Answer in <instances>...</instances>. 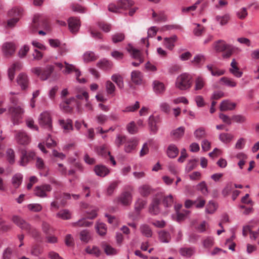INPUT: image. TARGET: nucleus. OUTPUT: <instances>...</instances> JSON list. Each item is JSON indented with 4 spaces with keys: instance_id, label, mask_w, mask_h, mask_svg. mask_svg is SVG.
<instances>
[{
    "instance_id": "obj_62",
    "label": "nucleus",
    "mask_w": 259,
    "mask_h": 259,
    "mask_svg": "<svg viewBox=\"0 0 259 259\" xmlns=\"http://www.w3.org/2000/svg\"><path fill=\"white\" fill-rule=\"evenodd\" d=\"M96 230L99 235H105L107 232L106 225L103 223H98L96 226Z\"/></svg>"
},
{
    "instance_id": "obj_33",
    "label": "nucleus",
    "mask_w": 259,
    "mask_h": 259,
    "mask_svg": "<svg viewBox=\"0 0 259 259\" xmlns=\"http://www.w3.org/2000/svg\"><path fill=\"white\" fill-rule=\"evenodd\" d=\"M127 51L131 54V57L133 59L137 60H143L140 50L131 47L128 49Z\"/></svg>"
},
{
    "instance_id": "obj_2",
    "label": "nucleus",
    "mask_w": 259,
    "mask_h": 259,
    "mask_svg": "<svg viewBox=\"0 0 259 259\" xmlns=\"http://www.w3.org/2000/svg\"><path fill=\"white\" fill-rule=\"evenodd\" d=\"M30 28L32 31H36L39 28H42L47 31L50 30L47 22L44 17L39 14H36L34 16Z\"/></svg>"
},
{
    "instance_id": "obj_7",
    "label": "nucleus",
    "mask_w": 259,
    "mask_h": 259,
    "mask_svg": "<svg viewBox=\"0 0 259 259\" xmlns=\"http://www.w3.org/2000/svg\"><path fill=\"white\" fill-rule=\"evenodd\" d=\"M17 142L21 145H25L30 142V138L26 132L21 130L17 132L15 136Z\"/></svg>"
},
{
    "instance_id": "obj_29",
    "label": "nucleus",
    "mask_w": 259,
    "mask_h": 259,
    "mask_svg": "<svg viewBox=\"0 0 259 259\" xmlns=\"http://www.w3.org/2000/svg\"><path fill=\"white\" fill-rule=\"evenodd\" d=\"M97 66L103 70H109L112 67L113 64L107 60L102 59L97 63Z\"/></svg>"
},
{
    "instance_id": "obj_20",
    "label": "nucleus",
    "mask_w": 259,
    "mask_h": 259,
    "mask_svg": "<svg viewBox=\"0 0 259 259\" xmlns=\"http://www.w3.org/2000/svg\"><path fill=\"white\" fill-rule=\"evenodd\" d=\"M206 68L208 71L211 73V74L213 76H220L225 74V70L223 69H219L218 68L214 67L213 64H210L206 66Z\"/></svg>"
},
{
    "instance_id": "obj_52",
    "label": "nucleus",
    "mask_w": 259,
    "mask_h": 259,
    "mask_svg": "<svg viewBox=\"0 0 259 259\" xmlns=\"http://www.w3.org/2000/svg\"><path fill=\"white\" fill-rule=\"evenodd\" d=\"M152 17L155 18V20L157 22H165L167 19L166 16L163 12H159L157 14L153 11Z\"/></svg>"
},
{
    "instance_id": "obj_34",
    "label": "nucleus",
    "mask_w": 259,
    "mask_h": 259,
    "mask_svg": "<svg viewBox=\"0 0 259 259\" xmlns=\"http://www.w3.org/2000/svg\"><path fill=\"white\" fill-rule=\"evenodd\" d=\"M215 49L218 52H223L229 48V45L223 40L217 41L214 45Z\"/></svg>"
},
{
    "instance_id": "obj_53",
    "label": "nucleus",
    "mask_w": 259,
    "mask_h": 259,
    "mask_svg": "<svg viewBox=\"0 0 259 259\" xmlns=\"http://www.w3.org/2000/svg\"><path fill=\"white\" fill-rule=\"evenodd\" d=\"M80 239L81 241L87 243L91 239V234L87 229L81 231L80 233Z\"/></svg>"
},
{
    "instance_id": "obj_6",
    "label": "nucleus",
    "mask_w": 259,
    "mask_h": 259,
    "mask_svg": "<svg viewBox=\"0 0 259 259\" xmlns=\"http://www.w3.org/2000/svg\"><path fill=\"white\" fill-rule=\"evenodd\" d=\"M52 189L51 186L49 184H44L37 186L34 190L35 195L38 197L45 198L47 197V192H50Z\"/></svg>"
},
{
    "instance_id": "obj_56",
    "label": "nucleus",
    "mask_w": 259,
    "mask_h": 259,
    "mask_svg": "<svg viewBox=\"0 0 259 259\" xmlns=\"http://www.w3.org/2000/svg\"><path fill=\"white\" fill-rule=\"evenodd\" d=\"M27 208L31 211L37 212L42 210V206L39 203H31L27 205Z\"/></svg>"
},
{
    "instance_id": "obj_10",
    "label": "nucleus",
    "mask_w": 259,
    "mask_h": 259,
    "mask_svg": "<svg viewBox=\"0 0 259 259\" xmlns=\"http://www.w3.org/2000/svg\"><path fill=\"white\" fill-rule=\"evenodd\" d=\"M68 27L72 33H76L79 29L80 22L79 19L75 17H71L68 20Z\"/></svg>"
},
{
    "instance_id": "obj_57",
    "label": "nucleus",
    "mask_w": 259,
    "mask_h": 259,
    "mask_svg": "<svg viewBox=\"0 0 259 259\" xmlns=\"http://www.w3.org/2000/svg\"><path fill=\"white\" fill-rule=\"evenodd\" d=\"M85 251L88 253L92 254L96 256H99L100 254V250L97 246H88L86 248Z\"/></svg>"
},
{
    "instance_id": "obj_44",
    "label": "nucleus",
    "mask_w": 259,
    "mask_h": 259,
    "mask_svg": "<svg viewBox=\"0 0 259 259\" xmlns=\"http://www.w3.org/2000/svg\"><path fill=\"white\" fill-rule=\"evenodd\" d=\"M105 89L108 95H113L116 87L110 80H107L105 83Z\"/></svg>"
},
{
    "instance_id": "obj_42",
    "label": "nucleus",
    "mask_w": 259,
    "mask_h": 259,
    "mask_svg": "<svg viewBox=\"0 0 259 259\" xmlns=\"http://www.w3.org/2000/svg\"><path fill=\"white\" fill-rule=\"evenodd\" d=\"M195 252V249L193 247H184L180 250V254L184 256L189 257L193 255Z\"/></svg>"
},
{
    "instance_id": "obj_5",
    "label": "nucleus",
    "mask_w": 259,
    "mask_h": 259,
    "mask_svg": "<svg viewBox=\"0 0 259 259\" xmlns=\"http://www.w3.org/2000/svg\"><path fill=\"white\" fill-rule=\"evenodd\" d=\"M12 114V118L13 124H18L21 122V120L23 118V114L24 113V109L19 107H16L11 109L10 110Z\"/></svg>"
},
{
    "instance_id": "obj_9",
    "label": "nucleus",
    "mask_w": 259,
    "mask_h": 259,
    "mask_svg": "<svg viewBox=\"0 0 259 259\" xmlns=\"http://www.w3.org/2000/svg\"><path fill=\"white\" fill-rule=\"evenodd\" d=\"M16 50V46L14 42H5L2 48L3 53L6 56H10L12 55Z\"/></svg>"
},
{
    "instance_id": "obj_60",
    "label": "nucleus",
    "mask_w": 259,
    "mask_h": 259,
    "mask_svg": "<svg viewBox=\"0 0 259 259\" xmlns=\"http://www.w3.org/2000/svg\"><path fill=\"white\" fill-rule=\"evenodd\" d=\"M30 159L27 156V153L26 151H23L22 152V155L21 156L20 160L19 162V164L21 166H25L29 162Z\"/></svg>"
},
{
    "instance_id": "obj_55",
    "label": "nucleus",
    "mask_w": 259,
    "mask_h": 259,
    "mask_svg": "<svg viewBox=\"0 0 259 259\" xmlns=\"http://www.w3.org/2000/svg\"><path fill=\"white\" fill-rule=\"evenodd\" d=\"M127 140V139L126 136H121L118 134L116 135L114 143L117 147H119L123 144L125 145Z\"/></svg>"
},
{
    "instance_id": "obj_43",
    "label": "nucleus",
    "mask_w": 259,
    "mask_h": 259,
    "mask_svg": "<svg viewBox=\"0 0 259 259\" xmlns=\"http://www.w3.org/2000/svg\"><path fill=\"white\" fill-rule=\"evenodd\" d=\"M195 138L197 140H200L204 138L206 135L205 130L204 127H201L196 130L194 132Z\"/></svg>"
},
{
    "instance_id": "obj_28",
    "label": "nucleus",
    "mask_w": 259,
    "mask_h": 259,
    "mask_svg": "<svg viewBox=\"0 0 259 259\" xmlns=\"http://www.w3.org/2000/svg\"><path fill=\"white\" fill-rule=\"evenodd\" d=\"M146 200L139 198L135 203V210L139 214L142 209H143L147 204Z\"/></svg>"
},
{
    "instance_id": "obj_3",
    "label": "nucleus",
    "mask_w": 259,
    "mask_h": 259,
    "mask_svg": "<svg viewBox=\"0 0 259 259\" xmlns=\"http://www.w3.org/2000/svg\"><path fill=\"white\" fill-rule=\"evenodd\" d=\"M39 125L45 128L51 130L52 128V120L50 113L45 111L41 113L38 118Z\"/></svg>"
},
{
    "instance_id": "obj_25",
    "label": "nucleus",
    "mask_w": 259,
    "mask_h": 259,
    "mask_svg": "<svg viewBox=\"0 0 259 259\" xmlns=\"http://www.w3.org/2000/svg\"><path fill=\"white\" fill-rule=\"evenodd\" d=\"M142 74L139 71H133L131 73V79L133 82L137 84H140L142 82Z\"/></svg>"
},
{
    "instance_id": "obj_13",
    "label": "nucleus",
    "mask_w": 259,
    "mask_h": 259,
    "mask_svg": "<svg viewBox=\"0 0 259 259\" xmlns=\"http://www.w3.org/2000/svg\"><path fill=\"white\" fill-rule=\"evenodd\" d=\"M153 92L157 95H161L164 94L166 90L164 84L157 80H155L152 82Z\"/></svg>"
},
{
    "instance_id": "obj_21",
    "label": "nucleus",
    "mask_w": 259,
    "mask_h": 259,
    "mask_svg": "<svg viewBox=\"0 0 259 259\" xmlns=\"http://www.w3.org/2000/svg\"><path fill=\"white\" fill-rule=\"evenodd\" d=\"M22 64L20 63H15L8 69V76L11 81H12L15 76V72L16 70H19L22 68Z\"/></svg>"
},
{
    "instance_id": "obj_63",
    "label": "nucleus",
    "mask_w": 259,
    "mask_h": 259,
    "mask_svg": "<svg viewBox=\"0 0 259 259\" xmlns=\"http://www.w3.org/2000/svg\"><path fill=\"white\" fill-rule=\"evenodd\" d=\"M126 129L127 132L131 134H135L138 132V127H137L134 121L130 122L126 125Z\"/></svg>"
},
{
    "instance_id": "obj_40",
    "label": "nucleus",
    "mask_w": 259,
    "mask_h": 259,
    "mask_svg": "<svg viewBox=\"0 0 259 259\" xmlns=\"http://www.w3.org/2000/svg\"><path fill=\"white\" fill-rule=\"evenodd\" d=\"M205 61V58L202 54L196 55L193 60L192 61V63L196 66L199 67Z\"/></svg>"
},
{
    "instance_id": "obj_35",
    "label": "nucleus",
    "mask_w": 259,
    "mask_h": 259,
    "mask_svg": "<svg viewBox=\"0 0 259 259\" xmlns=\"http://www.w3.org/2000/svg\"><path fill=\"white\" fill-rule=\"evenodd\" d=\"M65 65L64 69L62 70V73L65 74H69L72 72H74L77 68L75 65L72 64H69L66 61L64 62Z\"/></svg>"
},
{
    "instance_id": "obj_1",
    "label": "nucleus",
    "mask_w": 259,
    "mask_h": 259,
    "mask_svg": "<svg viewBox=\"0 0 259 259\" xmlns=\"http://www.w3.org/2000/svg\"><path fill=\"white\" fill-rule=\"evenodd\" d=\"M192 77L186 73H182L178 76L175 82L176 88L181 91L189 90L192 86Z\"/></svg>"
},
{
    "instance_id": "obj_48",
    "label": "nucleus",
    "mask_w": 259,
    "mask_h": 259,
    "mask_svg": "<svg viewBox=\"0 0 259 259\" xmlns=\"http://www.w3.org/2000/svg\"><path fill=\"white\" fill-rule=\"evenodd\" d=\"M234 136L229 133H222L219 135V139L224 143H228L233 139Z\"/></svg>"
},
{
    "instance_id": "obj_31",
    "label": "nucleus",
    "mask_w": 259,
    "mask_h": 259,
    "mask_svg": "<svg viewBox=\"0 0 259 259\" xmlns=\"http://www.w3.org/2000/svg\"><path fill=\"white\" fill-rule=\"evenodd\" d=\"M205 84V79L201 76H197L195 80L194 90H200L203 88Z\"/></svg>"
},
{
    "instance_id": "obj_50",
    "label": "nucleus",
    "mask_w": 259,
    "mask_h": 259,
    "mask_svg": "<svg viewBox=\"0 0 259 259\" xmlns=\"http://www.w3.org/2000/svg\"><path fill=\"white\" fill-rule=\"evenodd\" d=\"M139 108L140 103L138 101H136L134 105H130L125 107L122 111L124 113L134 112Z\"/></svg>"
},
{
    "instance_id": "obj_37",
    "label": "nucleus",
    "mask_w": 259,
    "mask_h": 259,
    "mask_svg": "<svg viewBox=\"0 0 259 259\" xmlns=\"http://www.w3.org/2000/svg\"><path fill=\"white\" fill-rule=\"evenodd\" d=\"M59 123L61 127L66 132L73 130L72 121L70 119H67V120L60 119Z\"/></svg>"
},
{
    "instance_id": "obj_58",
    "label": "nucleus",
    "mask_w": 259,
    "mask_h": 259,
    "mask_svg": "<svg viewBox=\"0 0 259 259\" xmlns=\"http://www.w3.org/2000/svg\"><path fill=\"white\" fill-rule=\"evenodd\" d=\"M217 209V205L212 201H209L205 208V212L207 213L212 214Z\"/></svg>"
},
{
    "instance_id": "obj_36",
    "label": "nucleus",
    "mask_w": 259,
    "mask_h": 259,
    "mask_svg": "<svg viewBox=\"0 0 259 259\" xmlns=\"http://www.w3.org/2000/svg\"><path fill=\"white\" fill-rule=\"evenodd\" d=\"M151 188L148 185H143L138 188V192L142 196H148L151 192Z\"/></svg>"
},
{
    "instance_id": "obj_38",
    "label": "nucleus",
    "mask_w": 259,
    "mask_h": 259,
    "mask_svg": "<svg viewBox=\"0 0 259 259\" xmlns=\"http://www.w3.org/2000/svg\"><path fill=\"white\" fill-rule=\"evenodd\" d=\"M185 127L183 126H180L177 129L173 130L171 132V135L175 139H179L181 138L184 134Z\"/></svg>"
},
{
    "instance_id": "obj_22",
    "label": "nucleus",
    "mask_w": 259,
    "mask_h": 259,
    "mask_svg": "<svg viewBox=\"0 0 259 259\" xmlns=\"http://www.w3.org/2000/svg\"><path fill=\"white\" fill-rule=\"evenodd\" d=\"M23 176L20 173L15 174L11 179L12 186L15 188H18L22 184Z\"/></svg>"
},
{
    "instance_id": "obj_19",
    "label": "nucleus",
    "mask_w": 259,
    "mask_h": 259,
    "mask_svg": "<svg viewBox=\"0 0 259 259\" xmlns=\"http://www.w3.org/2000/svg\"><path fill=\"white\" fill-rule=\"evenodd\" d=\"M54 70V67L52 65H48L46 66L44 72L40 75V80H46L51 75Z\"/></svg>"
},
{
    "instance_id": "obj_54",
    "label": "nucleus",
    "mask_w": 259,
    "mask_h": 259,
    "mask_svg": "<svg viewBox=\"0 0 259 259\" xmlns=\"http://www.w3.org/2000/svg\"><path fill=\"white\" fill-rule=\"evenodd\" d=\"M197 190L200 191L204 195H206L208 193L207 185L204 181H202L196 185Z\"/></svg>"
},
{
    "instance_id": "obj_23",
    "label": "nucleus",
    "mask_w": 259,
    "mask_h": 259,
    "mask_svg": "<svg viewBox=\"0 0 259 259\" xmlns=\"http://www.w3.org/2000/svg\"><path fill=\"white\" fill-rule=\"evenodd\" d=\"M179 149L177 146L173 144H170L167 149V155L170 158H175L179 153Z\"/></svg>"
},
{
    "instance_id": "obj_64",
    "label": "nucleus",
    "mask_w": 259,
    "mask_h": 259,
    "mask_svg": "<svg viewBox=\"0 0 259 259\" xmlns=\"http://www.w3.org/2000/svg\"><path fill=\"white\" fill-rule=\"evenodd\" d=\"M232 120L238 123H243L246 121V118L243 115L236 114L232 116Z\"/></svg>"
},
{
    "instance_id": "obj_45",
    "label": "nucleus",
    "mask_w": 259,
    "mask_h": 259,
    "mask_svg": "<svg viewBox=\"0 0 259 259\" xmlns=\"http://www.w3.org/2000/svg\"><path fill=\"white\" fill-rule=\"evenodd\" d=\"M141 233L147 237L152 236V232L150 227L146 224H143L140 226Z\"/></svg>"
},
{
    "instance_id": "obj_14",
    "label": "nucleus",
    "mask_w": 259,
    "mask_h": 259,
    "mask_svg": "<svg viewBox=\"0 0 259 259\" xmlns=\"http://www.w3.org/2000/svg\"><path fill=\"white\" fill-rule=\"evenodd\" d=\"M13 222L21 229L26 231L30 230V225L23 219L18 216H14L12 219Z\"/></svg>"
},
{
    "instance_id": "obj_46",
    "label": "nucleus",
    "mask_w": 259,
    "mask_h": 259,
    "mask_svg": "<svg viewBox=\"0 0 259 259\" xmlns=\"http://www.w3.org/2000/svg\"><path fill=\"white\" fill-rule=\"evenodd\" d=\"M202 243L204 248H210L214 245V238L211 236H208L202 240Z\"/></svg>"
},
{
    "instance_id": "obj_12",
    "label": "nucleus",
    "mask_w": 259,
    "mask_h": 259,
    "mask_svg": "<svg viewBox=\"0 0 259 259\" xmlns=\"http://www.w3.org/2000/svg\"><path fill=\"white\" fill-rule=\"evenodd\" d=\"M138 144L137 138L133 137L127 139L124 145V151L126 153H131L134 150Z\"/></svg>"
},
{
    "instance_id": "obj_15",
    "label": "nucleus",
    "mask_w": 259,
    "mask_h": 259,
    "mask_svg": "<svg viewBox=\"0 0 259 259\" xmlns=\"http://www.w3.org/2000/svg\"><path fill=\"white\" fill-rule=\"evenodd\" d=\"M177 40L176 35H173L170 37H165L163 39V45L168 50L171 51L175 47V44Z\"/></svg>"
},
{
    "instance_id": "obj_18",
    "label": "nucleus",
    "mask_w": 259,
    "mask_h": 259,
    "mask_svg": "<svg viewBox=\"0 0 259 259\" xmlns=\"http://www.w3.org/2000/svg\"><path fill=\"white\" fill-rule=\"evenodd\" d=\"M96 174L101 177H104L109 174L110 170L105 165H97L94 168Z\"/></svg>"
},
{
    "instance_id": "obj_39",
    "label": "nucleus",
    "mask_w": 259,
    "mask_h": 259,
    "mask_svg": "<svg viewBox=\"0 0 259 259\" xmlns=\"http://www.w3.org/2000/svg\"><path fill=\"white\" fill-rule=\"evenodd\" d=\"M98 58L93 52L89 51L85 52L83 55V59L85 62H89L96 60Z\"/></svg>"
},
{
    "instance_id": "obj_32",
    "label": "nucleus",
    "mask_w": 259,
    "mask_h": 259,
    "mask_svg": "<svg viewBox=\"0 0 259 259\" xmlns=\"http://www.w3.org/2000/svg\"><path fill=\"white\" fill-rule=\"evenodd\" d=\"M220 82L223 85H226L229 87H235L237 83L234 79L227 77H223L220 80Z\"/></svg>"
},
{
    "instance_id": "obj_11",
    "label": "nucleus",
    "mask_w": 259,
    "mask_h": 259,
    "mask_svg": "<svg viewBox=\"0 0 259 259\" xmlns=\"http://www.w3.org/2000/svg\"><path fill=\"white\" fill-rule=\"evenodd\" d=\"M17 82L20 86L22 90H26L29 83V78L28 75L24 73H20L17 77Z\"/></svg>"
},
{
    "instance_id": "obj_4",
    "label": "nucleus",
    "mask_w": 259,
    "mask_h": 259,
    "mask_svg": "<svg viewBox=\"0 0 259 259\" xmlns=\"http://www.w3.org/2000/svg\"><path fill=\"white\" fill-rule=\"evenodd\" d=\"M133 189H131V191H125L121 193L117 198L118 201L124 206L130 205L133 200L132 192Z\"/></svg>"
},
{
    "instance_id": "obj_41",
    "label": "nucleus",
    "mask_w": 259,
    "mask_h": 259,
    "mask_svg": "<svg viewBox=\"0 0 259 259\" xmlns=\"http://www.w3.org/2000/svg\"><path fill=\"white\" fill-rule=\"evenodd\" d=\"M117 4L120 9L125 10L134 5V2L129 0H119L117 2Z\"/></svg>"
},
{
    "instance_id": "obj_30",
    "label": "nucleus",
    "mask_w": 259,
    "mask_h": 259,
    "mask_svg": "<svg viewBox=\"0 0 259 259\" xmlns=\"http://www.w3.org/2000/svg\"><path fill=\"white\" fill-rule=\"evenodd\" d=\"M230 19V16L226 14L223 16L217 15L215 17V20L221 26L226 25Z\"/></svg>"
},
{
    "instance_id": "obj_24",
    "label": "nucleus",
    "mask_w": 259,
    "mask_h": 259,
    "mask_svg": "<svg viewBox=\"0 0 259 259\" xmlns=\"http://www.w3.org/2000/svg\"><path fill=\"white\" fill-rule=\"evenodd\" d=\"M112 80L114 82L118 88L122 89L124 88V82L122 77L118 73H115L111 76Z\"/></svg>"
},
{
    "instance_id": "obj_26",
    "label": "nucleus",
    "mask_w": 259,
    "mask_h": 259,
    "mask_svg": "<svg viewBox=\"0 0 259 259\" xmlns=\"http://www.w3.org/2000/svg\"><path fill=\"white\" fill-rule=\"evenodd\" d=\"M56 216L58 218L64 220H69L71 218V212L67 209L60 210L56 213Z\"/></svg>"
},
{
    "instance_id": "obj_59",
    "label": "nucleus",
    "mask_w": 259,
    "mask_h": 259,
    "mask_svg": "<svg viewBox=\"0 0 259 259\" xmlns=\"http://www.w3.org/2000/svg\"><path fill=\"white\" fill-rule=\"evenodd\" d=\"M149 126L150 131L153 133L155 134L158 130L157 126L156 124V121L154 116H150L149 118Z\"/></svg>"
},
{
    "instance_id": "obj_61",
    "label": "nucleus",
    "mask_w": 259,
    "mask_h": 259,
    "mask_svg": "<svg viewBox=\"0 0 259 259\" xmlns=\"http://www.w3.org/2000/svg\"><path fill=\"white\" fill-rule=\"evenodd\" d=\"M125 35L123 33H116L112 35V40L113 43H117L122 41L124 39Z\"/></svg>"
},
{
    "instance_id": "obj_27",
    "label": "nucleus",
    "mask_w": 259,
    "mask_h": 259,
    "mask_svg": "<svg viewBox=\"0 0 259 259\" xmlns=\"http://www.w3.org/2000/svg\"><path fill=\"white\" fill-rule=\"evenodd\" d=\"M23 10L20 7H15L10 10L8 14L10 16L20 18L23 15Z\"/></svg>"
},
{
    "instance_id": "obj_51",
    "label": "nucleus",
    "mask_w": 259,
    "mask_h": 259,
    "mask_svg": "<svg viewBox=\"0 0 259 259\" xmlns=\"http://www.w3.org/2000/svg\"><path fill=\"white\" fill-rule=\"evenodd\" d=\"M6 158L10 164H13L15 161V152L12 149H8L6 151Z\"/></svg>"
},
{
    "instance_id": "obj_47",
    "label": "nucleus",
    "mask_w": 259,
    "mask_h": 259,
    "mask_svg": "<svg viewBox=\"0 0 259 259\" xmlns=\"http://www.w3.org/2000/svg\"><path fill=\"white\" fill-rule=\"evenodd\" d=\"M159 238L162 242L168 243L170 240L169 233L165 231L162 230L159 232Z\"/></svg>"
},
{
    "instance_id": "obj_49",
    "label": "nucleus",
    "mask_w": 259,
    "mask_h": 259,
    "mask_svg": "<svg viewBox=\"0 0 259 259\" xmlns=\"http://www.w3.org/2000/svg\"><path fill=\"white\" fill-rule=\"evenodd\" d=\"M198 161V160L197 159L189 160L185 167L186 172L188 173L194 169L196 167Z\"/></svg>"
},
{
    "instance_id": "obj_17",
    "label": "nucleus",
    "mask_w": 259,
    "mask_h": 259,
    "mask_svg": "<svg viewBox=\"0 0 259 259\" xmlns=\"http://www.w3.org/2000/svg\"><path fill=\"white\" fill-rule=\"evenodd\" d=\"M236 104L228 100L223 101L220 106V110L225 111L228 110H233L236 107Z\"/></svg>"
},
{
    "instance_id": "obj_16",
    "label": "nucleus",
    "mask_w": 259,
    "mask_h": 259,
    "mask_svg": "<svg viewBox=\"0 0 259 259\" xmlns=\"http://www.w3.org/2000/svg\"><path fill=\"white\" fill-rule=\"evenodd\" d=\"M230 65L231 68L229 69L230 72L237 78L241 77L243 74V72L239 70L237 66V63L235 59L232 60Z\"/></svg>"
},
{
    "instance_id": "obj_8",
    "label": "nucleus",
    "mask_w": 259,
    "mask_h": 259,
    "mask_svg": "<svg viewBox=\"0 0 259 259\" xmlns=\"http://www.w3.org/2000/svg\"><path fill=\"white\" fill-rule=\"evenodd\" d=\"M160 200L157 198L153 199L149 206V212L153 215H158L160 211L159 204Z\"/></svg>"
}]
</instances>
